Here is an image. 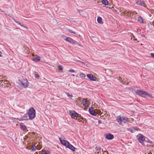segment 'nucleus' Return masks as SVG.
<instances>
[{
	"mask_svg": "<svg viewBox=\"0 0 154 154\" xmlns=\"http://www.w3.org/2000/svg\"><path fill=\"white\" fill-rule=\"evenodd\" d=\"M135 93L137 95L144 98L147 97L150 98H152V95L149 94L147 92L140 90L137 89L136 90Z\"/></svg>",
	"mask_w": 154,
	"mask_h": 154,
	"instance_id": "nucleus-1",
	"label": "nucleus"
},
{
	"mask_svg": "<svg viewBox=\"0 0 154 154\" xmlns=\"http://www.w3.org/2000/svg\"><path fill=\"white\" fill-rule=\"evenodd\" d=\"M27 114L29 117V119L32 120L33 119L35 116L36 111L34 108L32 107L29 109Z\"/></svg>",
	"mask_w": 154,
	"mask_h": 154,
	"instance_id": "nucleus-2",
	"label": "nucleus"
},
{
	"mask_svg": "<svg viewBox=\"0 0 154 154\" xmlns=\"http://www.w3.org/2000/svg\"><path fill=\"white\" fill-rule=\"evenodd\" d=\"M116 120L120 124H122L123 123H126L128 122V119L126 117L123 116L121 117L120 116H118L117 117Z\"/></svg>",
	"mask_w": 154,
	"mask_h": 154,
	"instance_id": "nucleus-3",
	"label": "nucleus"
},
{
	"mask_svg": "<svg viewBox=\"0 0 154 154\" xmlns=\"http://www.w3.org/2000/svg\"><path fill=\"white\" fill-rule=\"evenodd\" d=\"M137 139L138 141L142 145H144V144L143 142L145 140V137L143 135L141 134H139L137 137Z\"/></svg>",
	"mask_w": 154,
	"mask_h": 154,
	"instance_id": "nucleus-4",
	"label": "nucleus"
},
{
	"mask_svg": "<svg viewBox=\"0 0 154 154\" xmlns=\"http://www.w3.org/2000/svg\"><path fill=\"white\" fill-rule=\"evenodd\" d=\"M20 84L25 88H27L29 85V83L27 80H24L23 81L19 80Z\"/></svg>",
	"mask_w": 154,
	"mask_h": 154,
	"instance_id": "nucleus-5",
	"label": "nucleus"
},
{
	"mask_svg": "<svg viewBox=\"0 0 154 154\" xmlns=\"http://www.w3.org/2000/svg\"><path fill=\"white\" fill-rule=\"evenodd\" d=\"M69 114L71 115V116H73L77 118L80 117L79 114L74 110H69Z\"/></svg>",
	"mask_w": 154,
	"mask_h": 154,
	"instance_id": "nucleus-6",
	"label": "nucleus"
},
{
	"mask_svg": "<svg viewBox=\"0 0 154 154\" xmlns=\"http://www.w3.org/2000/svg\"><path fill=\"white\" fill-rule=\"evenodd\" d=\"M59 140L61 143L67 147V146L69 142L67 140H62L61 138H59Z\"/></svg>",
	"mask_w": 154,
	"mask_h": 154,
	"instance_id": "nucleus-7",
	"label": "nucleus"
},
{
	"mask_svg": "<svg viewBox=\"0 0 154 154\" xmlns=\"http://www.w3.org/2000/svg\"><path fill=\"white\" fill-rule=\"evenodd\" d=\"M87 76L91 81H95L96 80V78L94 76V75L92 74H89L87 75Z\"/></svg>",
	"mask_w": 154,
	"mask_h": 154,
	"instance_id": "nucleus-8",
	"label": "nucleus"
},
{
	"mask_svg": "<svg viewBox=\"0 0 154 154\" xmlns=\"http://www.w3.org/2000/svg\"><path fill=\"white\" fill-rule=\"evenodd\" d=\"M66 41L71 44H72V45L75 44L76 42L73 39L69 37H68L66 38Z\"/></svg>",
	"mask_w": 154,
	"mask_h": 154,
	"instance_id": "nucleus-9",
	"label": "nucleus"
},
{
	"mask_svg": "<svg viewBox=\"0 0 154 154\" xmlns=\"http://www.w3.org/2000/svg\"><path fill=\"white\" fill-rule=\"evenodd\" d=\"M89 112L93 116H96L97 115V113L94 110L93 107H91L89 109Z\"/></svg>",
	"mask_w": 154,
	"mask_h": 154,
	"instance_id": "nucleus-10",
	"label": "nucleus"
},
{
	"mask_svg": "<svg viewBox=\"0 0 154 154\" xmlns=\"http://www.w3.org/2000/svg\"><path fill=\"white\" fill-rule=\"evenodd\" d=\"M106 138L108 140H111L114 138V136L111 134L108 133L106 134Z\"/></svg>",
	"mask_w": 154,
	"mask_h": 154,
	"instance_id": "nucleus-11",
	"label": "nucleus"
},
{
	"mask_svg": "<svg viewBox=\"0 0 154 154\" xmlns=\"http://www.w3.org/2000/svg\"><path fill=\"white\" fill-rule=\"evenodd\" d=\"M29 119V117H28V116L27 114V113L25 114L24 116H21V119L19 120L20 121H21V120H28Z\"/></svg>",
	"mask_w": 154,
	"mask_h": 154,
	"instance_id": "nucleus-12",
	"label": "nucleus"
},
{
	"mask_svg": "<svg viewBox=\"0 0 154 154\" xmlns=\"http://www.w3.org/2000/svg\"><path fill=\"white\" fill-rule=\"evenodd\" d=\"M20 128L23 131H25L27 129V127L23 123H20Z\"/></svg>",
	"mask_w": 154,
	"mask_h": 154,
	"instance_id": "nucleus-13",
	"label": "nucleus"
},
{
	"mask_svg": "<svg viewBox=\"0 0 154 154\" xmlns=\"http://www.w3.org/2000/svg\"><path fill=\"white\" fill-rule=\"evenodd\" d=\"M67 148H69L73 151H75V149H76V148L70 144L69 143L67 145Z\"/></svg>",
	"mask_w": 154,
	"mask_h": 154,
	"instance_id": "nucleus-14",
	"label": "nucleus"
},
{
	"mask_svg": "<svg viewBox=\"0 0 154 154\" xmlns=\"http://www.w3.org/2000/svg\"><path fill=\"white\" fill-rule=\"evenodd\" d=\"M136 4L138 5H141L142 6L145 7V4L141 0L138 1L137 2Z\"/></svg>",
	"mask_w": 154,
	"mask_h": 154,
	"instance_id": "nucleus-15",
	"label": "nucleus"
},
{
	"mask_svg": "<svg viewBox=\"0 0 154 154\" xmlns=\"http://www.w3.org/2000/svg\"><path fill=\"white\" fill-rule=\"evenodd\" d=\"M82 103L83 106H86L88 105V101L86 99H83L82 100Z\"/></svg>",
	"mask_w": 154,
	"mask_h": 154,
	"instance_id": "nucleus-16",
	"label": "nucleus"
},
{
	"mask_svg": "<svg viewBox=\"0 0 154 154\" xmlns=\"http://www.w3.org/2000/svg\"><path fill=\"white\" fill-rule=\"evenodd\" d=\"M102 2L103 4L106 5L109 4V2L107 0H102Z\"/></svg>",
	"mask_w": 154,
	"mask_h": 154,
	"instance_id": "nucleus-17",
	"label": "nucleus"
},
{
	"mask_svg": "<svg viewBox=\"0 0 154 154\" xmlns=\"http://www.w3.org/2000/svg\"><path fill=\"white\" fill-rule=\"evenodd\" d=\"M97 21L98 23H103V22H102V18L100 17H98L97 18Z\"/></svg>",
	"mask_w": 154,
	"mask_h": 154,
	"instance_id": "nucleus-18",
	"label": "nucleus"
},
{
	"mask_svg": "<svg viewBox=\"0 0 154 154\" xmlns=\"http://www.w3.org/2000/svg\"><path fill=\"white\" fill-rule=\"evenodd\" d=\"M40 58L39 57H37L33 59V61H35L36 62H38L39 61H40Z\"/></svg>",
	"mask_w": 154,
	"mask_h": 154,
	"instance_id": "nucleus-19",
	"label": "nucleus"
},
{
	"mask_svg": "<svg viewBox=\"0 0 154 154\" xmlns=\"http://www.w3.org/2000/svg\"><path fill=\"white\" fill-rule=\"evenodd\" d=\"M50 152L48 151L45 150H42V154H50Z\"/></svg>",
	"mask_w": 154,
	"mask_h": 154,
	"instance_id": "nucleus-20",
	"label": "nucleus"
},
{
	"mask_svg": "<svg viewBox=\"0 0 154 154\" xmlns=\"http://www.w3.org/2000/svg\"><path fill=\"white\" fill-rule=\"evenodd\" d=\"M138 21L140 23H143V18L141 16H139L138 18Z\"/></svg>",
	"mask_w": 154,
	"mask_h": 154,
	"instance_id": "nucleus-21",
	"label": "nucleus"
},
{
	"mask_svg": "<svg viewBox=\"0 0 154 154\" xmlns=\"http://www.w3.org/2000/svg\"><path fill=\"white\" fill-rule=\"evenodd\" d=\"M65 94L67 95V96L69 97V98H72V97L73 96L72 94H70L69 93L67 92H66Z\"/></svg>",
	"mask_w": 154,
	"mask_h": 154,
	"instance_id": "nucleus-22",
	"label": "nucleus"
},
{
	"mask_svg": "<svg viewBox=\"0 0 154 154\" xmlns=\"http://www.w3.org/2000/svg\"><path fill=\"white\" fill-rule=\"evenodd\" d=\"M144 141H145L146 142L150 143H152V142L149 140V139H148L147 137H145V140Z\"/></svg>",
	"mask_w": 154,
	"mask_h": 154,
	"instance_id": "nucleus-23",
	"label": "nucleus"
},
{
	"mask_svg": "<svg viewBox=\"0 0 154 154\" xmlns=\"http://www.w3.org/2000/svg\"><path fill=\"white\" fill-rule=\"evenodd\" d=\"M80 77L81 78H85V75L83 73H81L80 75Z\"/></svg>",
	"mask_w": 154,
	"mask_h": 154,
	"instance_id": "nucleus-24",
	"label": "nucleus"
},
{
	"mask_svg": "<svg viewBox=\"0 0 154 154\" xmlns=\"http://www.w3.org/2000/svg\"><path fill=\"white\" fill-rule=\"evenodd\" d=\"M36 148L35 145H33L32 148V151H35L36 150Z\"/></svg>",
	"mask_w": 154,
	"mask_h": 154,
	"instance_id": "nucleus-25",
	"label": "nucleus"
},
{
	"mask_svg": "<svg viewBox=\"0 0 154 154\" xmlns=\"http://www.w3.org/2000/svg\"><path fill=\"white\" fill-rule=\"evenodd\" d=\"M68 31H69L71 33L76 34V32H74L72 30H71V29H68Z\"/></svg>",
	"mask_w": 154,
	"mask_h": 154,
	"instance_id": "nucleus-26",
	"label": "nucleus"
},
{
	"mask_svg": "<svg viewBox=\"0 0 154 154\" xmlns=\"http://www.w3.org/2000/svg\"><path fill=\"white\" fill-rule=\"evenodd\" d=\"M95 148L96 150L97 151H100L101 149V148L99 146H97Z\"/></svg>",
	"mask_w": 154,
	"mask_h": 154,
	"instance_id": "nucleus-27",
	"label": "nucleus"
},
{
	"mask_svg": "<svg viewBox=\"0 0 154 154\" xmlns=\"http://www.w3.org/2000/svg\"><path fill=\"white\" fill-rule=\"evenodd\" d=\"M80 117H78V120L80 122H82V121L81 120V119H83V118H82L81 116V115H80L79 116Z\"/></svg>",
	"mask_w": 154,
	"mask_h": 154,
	"instance_id": "nucleus-28",
	"label": "nucleus"
},
{
	"mask_svg": "<svg viewBox=\"0 0 154 154\" xmlns=\"http://www.w3.org/2000/svg\"><path fill=\"white\" fill-rule=\"evenodd\" d=\"M133 128L134 130V131H137L138 130L139 128L137 127H134Z\"/></svg>",
	"mask_w": 154,
	"mask_h": 154,
	"instance_id": "nucleus-29",
	"label": "nucleus"
},
{
	"mask_svg": "<svg viewBox=\"0 0 154 154\" xmlns=\"http://www.w3.org/2000/svg\"><path fill=\"white\" fill-rule=\"evenodd\" d=\"M62 37L63 38V39L66 41V38H67L68 37H67L65 35H62Z\"/></svg>",
	"mask_w": 154,
	"mask_h": 154,
	"instance_id": "nucleus-30",
	"label": "nucleus"
},
{
	"mask_svg": "<svg viewBox=\"0 0 154 154\" xmlns=\"http://www.w3.org/2000/svg\"><path fill=\"white\" fill-rule=\"evenodd\" d=\"M63 66H58V69L60 70H61L63 69Z\"/></svg>",
	"mask_w": 154,
	"mask_h": 154,
	"instance_id": "nucleus-31",
	"label": "nucleus"
},
{
	"mask_svg": "<svg viewBox=\"0 0 154 154\" xmlns=\"http://www.w3.org/2000/svg\"><path fill=\"white\" fill-rule=\"evenodd\" d=\"M128 14L129 15H130V16H131V15H133V13L132 12H127Z\"/></svg>",
	"mask_w": 154,
	"mask_h": 154,
	"instance_id": "nucleus-32",
	"label": "nucleus"
},
{
	"mask_svg": "<svg viewBox=\"0 0 154 154\" xmlns=\"http://www.w3.org/2000/svg\"><path fill=\"white\" fill-rule=\"evenodd\" d=\"M130 132H131L132 133H133L135 132L134 130V129L132 128V129L131 128L130 130Z\"/></svg>",
	"mask_w": 154,
	"mask_h": 154,
	"instance_id": "nucleus-33",
	"label": "nucleus"
},
{
	"mask_svg": "<svg viewBox=\"0 0 154 154\" xmlns=\"http://www.w3.org/2000/svg\"><path fill=\"white\" fill-rule=\"evenodd\" d=\"M35 78L38 79L39 78V76L37 74H35Z\"/></svg>",
	"mask_w": 154,
	"mask_h": 154,
	"instance_id": "nucleus-34",
	"label": "nucleus"
},
{
	"mask_svg": "<svg viewBox=\"0 0 154 154\" xmlns=\"http://www.w3.org/2000/svg\"><path fill=\"white\" fill-rule=\"evenodd\" d=\"M69 72H75V71L73 69H69Z\"/></svg>",
	"mask_w": 154,
	"mask_h": 154,
	"instance_id": "nucleus-35",
	"label": "nucleus"
},
{
	"mask_svg": "<svg viewBox=\"0 0 154 154\" xmlns=\"http://www.w3.org/2000/svg\"><path fill=\"white\" fill-rule=\"evenodd\" d=\"M4 83L5 84H8V81L7 80L4 81Z\"/></svg>",
	"mask_w": 154,
	"mask_h": 154,
	"instance_id": "nucleus-36",
	"label": "nucleus"
},
{
	"mask_svg": "<svg viewBox=\"0 0 154 154\" xmlns=\"http://www.w3.org/2000/svg\"><path fill=\"white\" fill-rule=\"evenodd\" d=\"M150 55H151V56L153 57L154 58V53H151L150 54Z\"/></svg>",
	"mask_w": 154,
	"mask_h": 154,
	"instance_id": "nucleus-37",
	"label": "nucleus"
},
{
	"mask_svg": "<svg viewBox=\"0 0 154 154\" xmlns=\"http://www.w3.org/2000/svg\"><path fill=\"white\" fill-rule=\"evenodd\" d=\"M18 24L20 25L21 26H23V25L21 24V23L19 22H18V23H17Z\"/></svg>",
	"mask_w": 154,
	"mask_h": 154,
	"instance_id": "nucleus-38",
	"label": "nucleus"
},
{
	"mask_svg": "<svg viewBox=\"0 0 154 154\" xmlns=\"http://www.w3.org/2000/svg\"><path fill=\"white\" fill-rule=\"evenodd\" d=\"M18 24L20 25L21 26H23V25L21 24V23L19 22H18V23H17Z\"/></svg>",
	"mask_w": 154,
	"mask_h": 154,
	"instance_id": "nucleus-39",
	"label": "nucleus"
},
{
	"mask_svg": "<svg viewBox=\"0 0 154 154\" xmlns=\"http://www.w3.org/2000/svg\"><path fill=\"white\" fill-rule=\"evenodd\" d=\"M81 63H82L84 65H85V63L84 62H83L81 61H79Z\"/></svg>",
	"mask_w": 154,
	"mask_h": 154,
	"instance_id": "nucleus-40",
	"label": "nucleus"
},
{
	"mask_svg": "<svg viewBox=\"0 0 154 154\" xmlns=\"http://www.w3.org/2000/svg\"><path fill=\"white\" fill-rule=\"evenodd\" d=\"M102 123L101 122L100 120H99L98 121V123L99 124H101Z\"/></svg>",
	"mask_w": 154,
	"mask_h": 154,
	"instance_id": "nucleus-41",
	"label": "nucleus"
},
{
	"mask_svg": "<svg viewBox=\"0 0 154 154\" xmlns=\"http://www.w3.org/2000/svg\"><path fill=\"white\" fill-rule=\"evenodd\" d=\"M14 20V21H15V22L16 23H18V22H19L18 21H17V20Z\"/></svg>",
	"mask_w": 154,
	"mask_h": 154,
	"instance_id": "nucleus-42",
	"label": "nucleus"
},
{
	"mask_svg": "<svg viewBox=\"0 0 154 154\" xmlns=\"http://www.w3.org/2000/svg\"><path fill=\"white\" fill-rule=\"evenodd\" d=\"M2 53V52L1 51H0V57H1L2 55H1V54Z\"/></svg>",
	"mask_w": 154,
	"mask_h": 154,
	"instance_id": "nucleus-43",
	"label": "nucleus"
},
{
	"mask_svg": "<svg viewBox=\"0 0 154 154\" xmlns=\"http://www.w3.org/2000/svg\"><path fill=\"white\" fill-rule=\"evenodd\" d=\"M72 76H74V75H73V74H72Z\"/></svg>",
	"mask_w": 154,
	"mask_h": 154,
	"instance_id": "nucleus-44",
	"label": "nucleus"
},
{
	"mask_svg": "<svg viewBox=\"0 0 154 154\" xmlns=\"http://www.w3.org/2000/svg\"><path fill=\"white\" fill-rule=\"evenodd\" d=\"M79 37H80L81 36L79 35Z\"/></svg>",
	"mask_w": 154,
	"mask_h": 154,
	"instance_id": "nucleus-45",
	"label": "nucleus"
},
{
	"mask_svg": "<svg viewBox=\"0 0 154 154\" xmlns=\"http://www.w3.org/2000/svg\"><path fill=\"white\" fill-rule=\"evenodd\" d=\"M73 22H74V23H75V21H73Z\"/></svg>",
	"mask_w": 154,
	"mask_h": 154,
	"instance_id": "nucleus-46",
	"label": "nucleus"
},
{
	"mask_svg": "<svg viewBox=\"0 0 154 154\" xmlns=\"http://www.w3.org/2000/svg\"><path fill=\"white\" fill-rule=\"evenodd\" d=\"M0 10H1V9H0Z\"/></svg>",
	"mask_w": 154,
	"mask_h": 154,
	"instance_id": "nucleus-47",
	"label": "nucleus"
}]
</instances>
